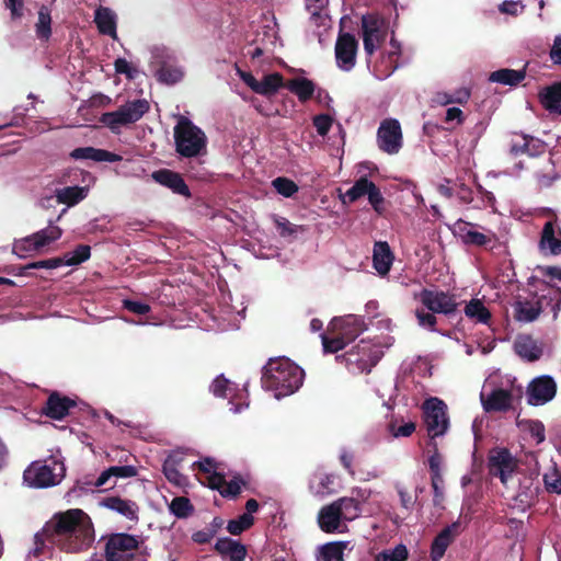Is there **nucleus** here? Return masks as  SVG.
Returning a JSON list of instances; mask_svg holds the SVG:
<instances>
[{
  "label": "nucleus",
  "mask_w": 561,
  "mask_h": 561,
  "mask_svg": "<svg viewBox=\"0 0 561 561\" xmlns=\"http://www.w3.org/2000/svg\"><path fill=\"white\" fill-rule=\"evenodd\" d=\"M44 534L50 546L66 552L87 549L94 539L92 522L80 508L57 513L44 525Z\"/></svg>",
  "instance_id": "f257e3e1"
},
{
  "label": "nucleus",
  "mask_w": 561,
  "mask_h": 561,
  "mask_svg": "<svg viewBox=\"0 0 561 561\" xmlns=\"http://www.w3.org/2000/svg\"><path fill=\"white\" fill-rule=\"evenodd\" d=\"M305 371L286 357L270 358L262 369L263 389L273 391L275 398L295 393L304 382Z\"/></svg>",
  "instance_id": "f03ea898"
},
{
  "label": "nucleus",
  "mask_w": 561,
  "mask_h": 561,
  "mask_svg": "<svg viewBox=\"0 0 561 561\" xmlns=\"http://www.w3.org/2000/svg\"><path fill=\"white\" fill-rule=\"evenodd\" d=\"M104 551L106 561H148L144 541L127 533L108 535Z\"/></svg>",
  "instance_id": "7ed1b4c3"
},
{
  "label": "nucleus",
  "mask_w": 561,
  "mask_h": 561,
  "mask_svg": "<svg viewBox=\"0 0 561 561\" xmlns=\"http://www.w3.org/2000/svg\"><path fill=\"white\" fill-rule=\"evenodd\" d=\"M62 461L50 457L46 460L33 461L23 472L24 482L32 488L43 489L58 484L65 477Z\"/></svg>",
  "instance_id": "20e7f679"
},
{
  "label": "nucleus",
  "mask_w": 561,
  "mask_h": 561,
  "mask_svg": "<svg viewBox=\"0 0 561 561\" xmlns=\"http://www.w3.org/2000/svg\"><path fill=\"white\" fill-rule=\"evenodd\" d=\"M176 152L185 158L197 157L206 148L204 131L186 117H181L174 127Z\"/></svg>",
  "instance_id": "39448f33"
},
{
  "label": "nucleus",
  "mask_w": 561,
  "mask_h": 561,
  "mask_svg": "<svg viewBox=\"0 0 561 561\" xmlns=\"http://www.w3.org/2000/svg\"><path fill=\"white\" fill-rule=\"evenodd\" d=\"M150 110L146 99H138L121 105L116 111L103 113L100 123L118 134L123 126L138 122Z\"/></svg>",
  "instance_id": "423d86ee"
},
{
  "label": "nucleus",
  "mask_w": 561,
  "mask_h": 561,
  "mask_svg": "<svg viewBox=\"0 0 561 561\" xmlns=\"http://www.w3.org/2000/svg\"><path fill=\"white\" fill-rule=\"evenodd\" d=\"M489 473L497 477L501 483L508 488V482L513 480L520 469L518 460L507 448L495 447L490 450L488 456Z\"/></svg>",
  "instance_id": "0eeeda50"
},
{
  "label": "nucleus",
  "mask_w": 561,
  "mask_h": 561,
  "mask_svg": "<svg viewBox=\"0 0 561 561\" xmlns=\"http://www.w3.org/2000/svg\"><path fill=\"white\" fill-rule=\"evenodd\" d=\"M383 356V352L379 346L373 345L369 342L362 340L350 352L345 353L342 357L345 359L346 365L352 370L358 373H370Z\"/></svg>",
  "instance_id": "6e6552de"
},
{
  "label": "nucleus",
  "mask_w": 561,
  "mask_h": 561,
  "mask_svg": "<svg viewBox=\"0 0 561 561\" xmlns=\"http://www.w3.org/2000/svg\"><path fill=\"white\" fill-rule=\"evenodd\" d=\"M362 35L364 50L371 57L387 37V23L378 13H367L362 16Z\"/></svg>",
  "instance_id": "1a4fd4ad"
},
{
  "label": "nucleus",
  "mask_w": 561,
  "mask_h": 561,
  "mask_svg": "<svg viewBox=\"0 0 561 561\" xmlns=\"http://www.w3.org/2000/svg\"><path fill=\"white\" fill-rule=\"evenodd\" d=\"M447 405L438 398H430L423 403L424 422L428 436L434 439L448 428Z\"/></svg>",
  "instance_id": "9d476101"
},
{
  "label": "nucleus",
  "mask_w": 561,
  "mask_h": 561,
  "mask_svg": "<svg viewBox=\"0 0 561 561\" xmlns=\"http://www.w3.org/2000/svg\"><path fill=\"white\" fill-rule=\"evenodd\" d=\"M420 301L433 313H442L448 318L456 314L460 305L455 294L426 288L420 293Z\"/></svg>",
  "instance_id": "9b49d317"
},
{
  "label": "nucleus",
  "mask_w": 561,
  "mask_h": 561,
  "mask_svg": "<svg viewBox=\"0 0 561 561\" xmlns=\"http://www.w3.org/2000/svg\"><path fill=\"white\" fill-rule=\"evenodd\" d=\"M538 476L539 473L537 471L525 470H520L516 474L518 486L514 495V501L522 511L531 507L538 500L540 492Z\"/></svg>",
  "instance_id": "f8f14e48"
},
{
  "label": "nucleus",
  "mask_w": 561,
  "mask_h": 561,
  "mask_svg": "<svg viewBox=\"0 0 561 561\" xmlns=\"http://www.w3.org/2000/svg\"><path fill=\"white\" fill-rule=\"evenodd\" d=\"M377 144L381 151L396 154L402 147V131L400 123L394 118H386L377 130Z\"/></svg>",
  "instance_id": "ddd939ff"
},
{
  "label": "nucleus",
  "mask_w": 561,
  "mask_h": 561,
  "mask_svg": "<svg viewBox=\"0 0 561 561\" xmlns=\"http://www.w3.org/2000/svg\"><path fill=\"white\" fill-rule=\"evenodd\" d=\"M557 394V382L549 375L534 378L527 386V403L530 405H543L550 402Z\"/></svg>",
  "instance_id": "4468645a"
},
{
  "label": "nucleus",
  "mask_w": 561,
  "mask_h": 561,
  "mask_svg": "<svg viewBox=\"0 0 561 561\" xmlns=\"http://www.w3.org/2000/svg\"><path fill=\"white\" fill-rule=\"evenodd\" d=\"M358 41L351 33H340L335 43L336 65L344 71H350L356 64Z\"/></svg>",
  "instance_id": "2eb2a0df"
},
{
  "label": "nucleus",
  "mask_w": 561,
  "mask_h": 561,
  "mask_svg": "<svg viewBox=\"0 0 561 561\" xmlns=\"http://www.w3.org/2000/svg\"><path fill=\"white\" fill-rule=\"evenodd\" d=\"M547 151V144L525 133H513L510 145V153L514 157L526 154L531 158L542 156Z\"/></svg>",
  "instance_id": "dca6fc26"
},
{
  "label": "nucleus",
  "mask_w": 561,
  "mask_h": 561,
  "mask_svg": "<svg viewBox=\"0 0 561 561\" xmlns=\"http://www.w3.org/2000/svg\"><path fill=\"white\" fill-rule=\"evenodd\" d=\"M551 219L545 225L540 233L538 247L540 251L548 250L552 255L561 254V227L558 222L557 215L549 210Z\"/></svg>",
  "instance_id": "f3484780"
},
{
  "label": "nucleus",
  "mask_w": 561,
  "mask_h": 561,
  "mask_svg": "<svg viewBox=\"0 0 561 561\" xmlns=\"http://www.w3.org/2000/svg\"><path fill=\"white\" fill-rule=\"evenodd\" d=\"M365 329L363 319L354 314L334 318L329 324L330 333H339L347 343L358 337Z\"/></svg>",
  "instance_id": "a211bd4d"
},
{
  "label": "nucleus",
  "mask_w": 561,
  "mask_h": 561,
  "mask_svg": "<svg viewBox=\"0 0 561 561\" xmlns=\"http://www.w3.org/2000/svg\"><path fill=\"white\" fill-rule=\"evenodd\" d=\"M77 407L76 400L61 394L58 391H53L42 408L43 414L51 420H62L70 414L71 410Z\"/></svg>",
  "instance_id": "6ab92c4d"
},
{
  "label": "nucleus",
  "mask_w": 561,
  "mask_h": 561,
  "mask_svg": "<svg viewBox=\"0 0 561 561\" xmlns=\"http://www.w3.org/2000/svg\"><path fill=\"white\" fill-rule=\"evenodd\" d=\"M184 461L185 455L180 450H174L168 455L162 465L165 479L178 488H184L188 484L187 477L180 471Z\"/></svg>",
  "instance_id": "aec40b11"
},
{
  "label": "nucleus",
  "mask_w": 561,
  "mask_h": 561,
  "mask_svg": "<svg viewBox=\"0 0 561 561\" xmlns=\"http://www.w3.org/2000/svg\"><path fill=\"white\" fill-rule=\"evenodd\" d=\"M456 226L462 242L467 245L488 247L497 240L496 233L492 230L488 229L485 232L474 230L476 224L459 220Z\"/></svg>",
  "instance_id": "412c9836"
},
{
  "label": "nucleus",
  "mask_w": 561,
  "mask_h": 561,
  "mask_svg": "<svg viewBox=\"0 0 561 561\" xmlns=\"http://www.w3.org/2000/svg\"><path fill=\"white\" fill-rule=\"evenodd\" d=\"M460 533V523L454 522L443 528L433 539L430 557L432 561H440L447 548L454 542Z\"/></svg>",
  "instance_id": "4be33fe9"
},
{
  "label": "nucleus",
  "mask_w": 561,
  "mask_h": 561,
  "mask_svg": "<svg viewBox=\"0 0 561 561\" xmlns=\"http://www.w3.org/2000/svg\"><path fill=\"white\" fill-rule=\"evenodd\" d=\"M337 505L333 502L320 508L317 517L319 528L327 534L343 533L346 528L342 522Z\"/></svg>",
  "instance_id": "5701e85b"
},
{
  "label": "nucleus",
  "mask_w": 561,
  "mask_h": 561,
  "mask_svg": "<svg viewBox=\"0 0 561 561\" xmlns=\"http://www.w3.org/2000/svg\"><path fill=\"white\" fill-rule=\"evenodd\" d=\"M151 176L157 183L170 188L173 193L191 197L190 187L180 173L170 169H160L154 171Z\"/></svg>",
  "instance_id": "b1692460"
},
{
  "label": "nucleus",
  "mask_w": 561,
  "mask_h": 561,
  "mask_svg": "<svg viewBox=\"0 0 561 561\" xmlns=\"http://www.w3.org/2000/svg\"><path fill=\"white\" fill-rule=\"evenodd\" d=\"M481 401L486 412H506L512 408L513 394L510 390L496 388L486 398L481 393Z\"/></svg>",
  "instance_id": "393cba45"
},
{
  "label": "nucleus",
  "mask_w": 561,
  "mask_h": 561,
  "mask_svg": "<svg viewBox=\"0 0 561 561\" xmlns=\"http://www.w3.org/2000/svg\"><path fill=\"white\" fill-rule=\"evenodd\" d=\"M69 157L73 160H92L95 162H117L122 157L117 153L94 147H79L73 149Z\"/></svg>",
  "instance_id": "a878e982"
},
{
  "label": "nucleus",
  "mask_w": 561,
  "mask_h": 561,
  "mask_svg": "<svg viewBox=\"0 0 561 561\" xmlns=\"http://www.w3.org/2000/svg\"><path fill=\"white\" fill-rule=\"evenodd\" d=\"M94 23L100 34L117 39V16L112 9L100 5L94 12Z\"/></svg>",
  "instance_id": "bb28decb"
},
{
  "label": "nucleus",
  "mask_w": 561,
  "mask_h": 561,
  "mask_svg": "<svg viewBox=\"0 0 561 561\" xmlns=\"http://www.w3.org/2000/svg\"><path fill=\"white\" fill-rule=\"evenodd\" d=\"M394 255L386 241H376L373 251V264L380 275H387L392 266Z\"/></svg>",
  "instance_id": "cd10ccee"
},
{
  "label": "nucleus",
  "mask_w": 561,
  "mask_h": 561,
  "mask_svg": "<svg viewBox=\"0 0 561 561\" xmlns=\"http://www.w3.org/2000/svg\"><path fill=\"white\" fill-rule=\"evenodd\" d=\"M215 550L229 561H244L247 557V547L229 537L219 538L215 545Z\"/></svg>",
  "instance_id": "c85d7f7f"
},
{
  "label": "nucleus",
  "mask_w": 561,
  "mask_h": 561,
  "mask_svg": "<svg viewBox=\"0 0 561 561\" xmlns=\"http://www.w3.org/2000/svg\"><path fill=\"white\" fill-rule=\"evenodd\" d=\"M515 353L527 362H536L542 356V347L530 335H519L514 343Z\"/></svg>",
  "instance_id": "c756f323"
},
{
  "label": "nucleus",
  "mask_w": 561,
  "mask_h": 561,
  "mask_svg": "<svg viewBox=\"0 0 561 561\" xmlns=\"http://www.w3.org/2000/svg\"><path fill=\"white\" fill-rule=\"evenodd\" d=\"M514 319L518 322H533L542 312L540 301L516 300L513 305Z\"/></svg>",
  "instance_id": "7c9ffc66"
},
{
  "label": "nucleus",
  "mask_w": 561,
  "mask_h": 561,
  "mask_svg": "<svg viewBox=\"0 0 561 561\" xmlns=\"http://www.w3.org/2000/svg\"><path fill=\"white\" fill-rule=\"evenodd\" d=\"M102 505L108 510L117 512L130 520L138 519V506L134 501L125 500L119 496H108L103 499Z\"/></svg>",
  "instance_id": "2f4dec72"
},
{
  "label": "nucleus",
  "mask_w": 561,
  "mask_h": 561,
  "mask_svg": "<svg viewBox=\"0 0 561 561\" xmlns=\"http://www.w3.org/2000/svg\"><path fill=\"white\" fill-rule=\"evenodd\" d=\"M526 78V67L523 69L502 68L490 73L489 81L503 85L517 87Z\"/></svg>",
  "instance_id": "473e14b6"
},
{
  "label": "nucleus",
  "mask_w": 561,
  "mask_h": 561,
  "mask_svg": "<svg viewBox=\"0 0 561 561\" xmlns=\"http://www.w3.org/2000/svg\"><path fill=\"white\" fill-rule=\"evenodd\" d=\"M539 99L547 111L561 114V81L545 88L539 93Z\"/></svg>",
  "instance_id": "72a5a7b5"
},
{
  "label": "nucleus",
  "mask_w": 561,
  "mask_h": 561,
  "mask_svg": "<svg viewBox=\"0 0 561 561\" xmlns=\"http://www.w3.org/2000/svg\"><path fill=\"white\" fill-rule=\"evenodd\" d=\"M285 88L297 95L301 103H305L313 96L316 85L310 79L298 77L288 80Z\"/></svg>",
  "instance_id": "f704fd0d"
},
{
  "label": "nucleus",
  "mask_w": 561,
  "mask_h": 561,
  "mask_svg": "<svg viewBox=\"0 0 561 561\" xmlns=\"http://www.w3.org/2000/svg\"><path fill=\"white\" fill-rule=\"evenodd\" d=\"M347 541H330L318 548L317 561H344Z\"/></svg>",
  "instance_id": "c9c22d12"
},
{
  "label": "nucleus",
  "mask_w": 561,
  "mask_h": 561,
  "mask_svg": "<svg viewBox=\"0 0 561 561\" xmlns=\"http://www.w3.org/2000/svg\"><path fill=\"white\" fill-rule=\"evenodd\" d=\"M463 312L468 319L474 323L489 324L492 314L479 298H472L466 304Z\"/></svg>",
  "instance_id": "e433bc0d"
},
{
  "label": "nucleus",
  "mask_w": 561,
  "mask_h": 561,
  "mask_svg": "<svg viewBox=\"0 0 561 561\" xmlns=\"http://www.w3.org/2000/svg\"><path fill=\"white\" fill-rule=\"evenodd\" d=\"M333 503L337 505L339 511L341 512L340 515L345 522L356 519L362 513L360 502L354 497H340Z\"/></svg>",
  "instance_id": "4c0bfd02"
},
{
  "label": "nucleus",
  "mask_w": 561,
  "mask_h": 561,
  "mask_svg": "<svg viewBox=\"0 0 561 561\" xmlns=\"http://www.w3.org/2000/svg\"><path fill=\"white\" fill-rule=\"evenodd\" d=\"M35 33L39 41L48 42L51 36V15L50 9L42 4L38 9V19L35 24Z\"/></svg>",
  "instance_id": "58836bf2"
},
{
  "label": "nucleus",
  "mask_w": 561,
  "mask_h": 561,
  "mask_svg": "<svg viewBox=\"0 0 561 561\" xmlns=\"http://www.w3.org/2000/svg\"><path fill=\"white\" fill-rule=\"evenodd\" d=\"M282 87H285L283 76L278 72H274L264 76L263 80L259 81L255 93L270 96L276 93Z\"/></svg>",
  "instance_id": "ea45409f"
},
{
  "label": "nucleus",
  "mask_w": 561,
  "mask_h": 561,
  "mask_svg": "<svg viewBox=\"0 0 561 561\" xmlns=\"http://www.w3.org/2000/svg\"><path fill=\"white\" fill-rule=\"evenodd\" d=\"M387 428L393 437H410L415 432L416 426L412 421L403 422L402 417L392 415Z\"/></svg>",
  "instance_id": "a19ab883"
},
{
  "label": "nucleus",
  "mask_w": 561,
  "mask_h": 561,
  "mask_svg": "<svg viewBox=\"0 0 561 561\" xmlns=\"http://www.w3.org/2000/svg\"><path fill=\"white\" fill-rule=\"evenodd\" d=\"M374 182L366 176L359 178L354 185L348 188L342 198L343 204L354 203L364 195H367Z\"/></svg>",
  "instance_id": "79ce46f5"
},
{
  "label": "nucleus",
  "mask_w": 561,
  "mask_h": 561,
  "mask_svg": "<svg viewBox=\"0 0 561 561\" xmlns=\"http://www.w3.org/2000/svg\"><path fill=\"white\" fill-rule=\"evenodd\" d=\"M60 237H61V229L57 226L44 228V229L32 234L34 244L37 247L38 251L42 248L58 240Z\"/></svg>",
  "instance_id": "37998d69"
},
{
  "label": "nucleus",
  "mask_w": 561,
  "mask_h": 561,
  "mask_svg": "<svg viewBox=\"0 0 561 561\" xmlns=\"http://www.w3.org/2000/svg\"><path fill=\"white\" fill-rule=\"evenodd\" d=\"M85 188L80 186H67L58 191V201L68 206L78 204L85 197Z\"/></svg>",
  "instance_id": "c03bdc74"
},
{
  "label": "nucleus",
  "mask_w": 561,
  "mask_h": 561,
  "mask_svg": "<svg viewBox=\"0 0 561 561\" xmlns=\"http://www.w3.org/2000/svg\"><path fill=\"white\" fill-rule=\"evenodd\" d=\"M91 256V248L87 244H79L72 252L65 254L64 265L72 266L79 265L88 261Z\"/></svg>",
  "instance_id": "a18cd8bd"
},
{
  "label": "nucleus",
  "mask_w": 561,
  "mask_h": 561,
  "mask_svg": "<svg viewBox=\"0 0 561 561\" xmlns=\"http://www.w3.org/2000/svg\"><path fill=\"white\" fill-rule=\"evenodd\" d=\"M171 513L178 518H186L194 512L190 499L185 496H175L170 504Z\"/></svg>",
  "instance_id": "49530a36"
},
{
  "label": "nucleus",
  "mask_w": 561,
  "mask_h": 561,
  "mask_svg": "<svg viewBox=\"0 0 561 561\" xmlns=\"http://www.w3.org/2000/svg\"><path fill=\"white\" fill-rule=\"evenodd\" d=\"M254 524V517L250 514H242L236 519L228 522L227 530L233 535L239 536Z\"/></svg>",
  "instance_id": "de8ad7c7"
},
{
  "label": "nucleus",
  "mask_w": 561,
  "mask_h": 561,
  "mask_svg": "<svg viewBox=\"0 0 561 561\" xmlns=\"http://www.w3.org/2000/svg\"><path fill=\"white\" fill-rule=\"evenodd\" d=\"M409 558L408 548L400 543L392 550H383L375 557V561H407Z\"/></svg>",
  "instance_id": "09e8293b"
},
{
  "label": "nucleus",
  "mask_w": 561,
  "mask_h": 561,
  "mask_svg": "<svg viewBox=\"0 0 561 561\" xmlns=\"http://www.w3.org/2000/svg\"><path fill=\"white\" fill-rule=\"evenodd\" d=\"M542 480L547 492L561 494V471L556 465H553L549 472L543 474Z\"/></svg>",
  "instance_id": "8fccbe9b"
},
{
  "label": "nucleus",
  "mask_w": 561,
  "mask_h": 561,
  "mask_svg": "<svg viewBox=\"0 0 561 561\" xmlns=\"http://www.w3.org/2000/svg\"><path fill=\"white\" fill-rule=\"evenodd\" d=\"M332 334L333 336H329L325 333L321 334L324 353H337L348 344L339 333Z\"/></svg>",
  "instance_id": "3c124183"
},
{
  "label": "nucleus",
  "mask_w": 561,
  "mask_h": 561,
  "mask_svg": "<svg viewBox=\"0 0 561 561\" xmlns=\"http://www.w3.org/2000/svg\"><path fill=\"white\" fill-rule=\"evenodd\" d=\"M272 185L276 192L284 197H291L299 190L298 185L293 180L284 176L274 179Z\"/></svg>",
  "instance_id": "603ef678"
},
{
  "label": "nucleus",
  "mask_w": 561,
  "mask_h": 561,
  "mask_svg": "<svg viewBox=\"0 0 561 561\" xmlns=\"http://www.w3.org/2000/svg\"><path fill=\"white\" fill-rule=\"evenodd\" d=\"M157 77L160 82H163L167 84H174L182 79L183 72L179 68L163 65L157 71Z\"/></svg>",
  "instance_id": "864d4df0"
},
{
  "label": "nucleus",
  "mask_w": 561,
  "mask_h": 561,
  "mask_svg": "<svg viewBox=\"0 0 561 561\" xmlns=\"http://www.w3.org/2000/svg\"><path fill=\"white\" fill-rule=\"evenodd\" d=\"M245 481L240 474L234 476L230 481L226 480L220 495L222 497H237L241 492V485H245Z\"/></svg>",
  "instance_id": "5fc2aeb1"
},
{
  "label": "nucleus",
  "mask_w": 561,
  "mask_h": 561,
  "mask_svg": "<svg viewBox=\"0 0 561 561\" xmlns=\"http://www.w3.org/2000/svg\"><path fill=\"white\" fill-rule=\"evenodd\" d=\"M32 252H38L32 236L18 240L13 244V253L20 257H25Z\"/></svg>",
  "instance_id": "6e6d98bb"
},
{
  "label": "nucleus",
  "mask_w": 561,
  "mask_h": 561,
  "mask_svg": "<svg viewBox=\"0 0 561 561\" xmlns=\"http://www.w3.org/2000/svg\"><path fill=\"white\" fill-rule=\"evenodd\" d=\"M48 537L44 534V527L41 531L36 533L34 536V547L28 552V559L32 557L37 558L45 553V550L48 548Z\"/></svg>",
  "instance_id": "4d7b16f0"
},
{
  "label": "nucleus",
  "mask_w": 561,
  "mask_h": 561,
  "mask_svg": "<svg viewBox=\"0 0 561 561\" xmlns=\"http://www.w3.org/2000/svg\"><path fill=\"white\" fill-rule=\"evenodd\" d=\"M368 202L374 208V210L382 215L385 211V198L379 190V187L374 183L367 193Z\"/></svg>",
  "instance_id": "13d9d810"
},
{
  "label": "nucleus",
  "mask_w": 561,
  "mask_h": 561,
  "mask_svg": "<svg viewBox=\"0 0 561 561\" xmlns=\"http://www.w3.org/2000/svg\"><path fill=\"white\" fill-rule=\"evenodd\" d=\"M230 381L225 378L224 375H220L214 379V381L210 385V391L214 393V396L219 398H227L228 397V390H229Z\"/></svg>",
  "instance_id": "bf43d9fd"
},
{
  "label": "nucleus",
  "mask_w": 561,
  "mask_h": 561,
  "mask_svg": "<svg viewBox=\"0 0 561 561\" xmlns=\"http://www.w3.org/2000/svg\"><path fill=\"white\" fill-rule=\"evenodd\" d=\"M275 225L278 229L279 236L283 238L290 237L296 234L298 229H302L294 224H291L288 219L284 217L275 218Z\"/></svg>",
  "instance_id": "052dcab7"
},
{
  "label": "nucleus",
  "mask_w": 561,
  "mask_h": 561,
  "mask_svg": "<svg viewBox=\"0 0 561 561\" xmlns=\"http://www.w3.org/2000/svg\"><path fill=\"white\" fill-rule=\"evenodd\" d=\"M62 265H64V259H61V257H51V259H47V260H41V261L32 262V263L27 264L26 266H24L23 268L24 270H30V268H33V270H39V268L54 270V268L60 267Z\"/></svg>",
  "instance_id": "680f3d73"
},
{
  "label": "nucleus",
  "mask_w": 561,
  "mask_h": 561,
  "mask_svg": "<svg viewBox=\"0 0 561 561\" xmlns=\"http://www.w3.org/2000/svg\"><path fill=\"white\" fill-rule=\"evenodd\" d=\"M332 123V117L328 114H319L313 117V126L320 136H325L329 133Z\"/></svg>",
  "instance_id": "e2e57ef3"
},
{
  "label": "nucleus",
  "mask_w": 561,
  "mask_h": 561,
  "mask_svg": "<svg viewBox=\"0 0 561 561\" xmlns=\"http://www.w3.org/2000/svg\"><path fill=\"white\" fill-rule=\"evenodd\" d=\"M415 316L421 327L427 328L431 331H436L435 327L437 323V318L435 317V313H433L432 311L426 312L424 310L417 309L415 311Z\"/></svg>",
  "instance_id": "0e129e2a"
},
{
  "label": "nucleus",
  "mask_w": 561,
  "mask_h": 561,
  "mask_svg": "<svg viewBox=\"0 0 561 561\" xmlns=\"http://www.w3.org/2000/svg\"><path fill=\"white\" fill-rule=\"evenodd\" d=\"M527 430L531 437H534L537 444L542 443L546 439L545 425L539 420H530L527 422Z\"/></svg>",
  "instance_id": "69168bd1"
},
{
  "label": "nucleus",
  "mask_w": 561,
  "mask_h": 561,
  "mask_svg": "<svg viewBox=\"0 0 561 561\" xmlns=\"http://www.w3.org/2000/svg\"><path fill=\"white\" fill-rule=\"evenodd\" d=\"M123 306L128 311L139 316H145L150 311V306L141 301L125 299Z\"/></svg>",
  "instance_id": "338daca9"
},
{
  "label": "nucleus",
  "mask_w": 561,
  "mask_h": 561,
  "mask_svg": "<svg viewBox=\"0 0 561 561\" xmlns=\"http://www.w3.org/2000/svg\"><path fill=\"white\" fill-rule=\"evenodd\" d=\"M549 57L554 65L561 66V34L554 37Z\"/></svg>",
  "instance_id": "774afa93"
}]
</instances>
